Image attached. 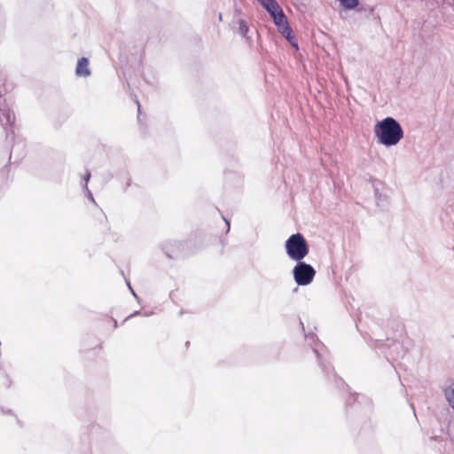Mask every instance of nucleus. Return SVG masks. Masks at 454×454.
Returning a JSON list of instances; mask_svg holds the SVG:
<instances>
[{"label": "nucleus", "instance_id": "nucleus-9", "mask_svg": "<svg viewBox=\"0 0 454 454\" xmlns=\"http://www.w3.org/2000/svg\"><path fill=\"white\" fill-rule=\"evenodd\" d=\"M401 344L399 342L394 341L388 348V352L387 354V360H396L399 358V349H401Z\"/></svg>", "mask_w": 454, "mask_h": 454}, {"label": "nucleus", "instance_id": "nucleus-2", "mask_svg": "<svg viewBox=\"0 0 454 454\" xmlns=\"http://www.w3.org/2000/svg\"><path fill=\"white\" fill-rule=\"evenodd\" d=\"M305 340L309 346L311 347V350L315 356L317 357L320 367L324 373L330 379L331 375L333 380V382L337 387H344L348 385L344 382V380L338 377L334 373V370L333 366L326 361L325 356L327 353L325 346L319 341L317 336L315 333H308L305 334Z\"/></svg>", "mask_w": 454, "mask_h": 454}, {"label": "nucleus", "instance_id": "nucleus-18", "mask_svg": "<svg viewBox=\"0 0 454 454\" xmlns=\"http://www.w3.org/2000/svg\"><path fill=\"white\" fill-rule=\"evenodd\" d=\"M223 220H224V222H225V223L227 225L226 232H228L230 231V222L227 219H225V218H223Z\"/></svg>", "mask_w": 454, "mask_h": 454}, {"label": "nucleus", "instance_id": "nucleus-25", "mask_svg": "<svg viewBox=\"0 0 454 454\" xmlns=\"http://www.w3.org/2000/svg\"><path fill=\"white\" fill-rule=\"evenodd\" d=\"M185 345L188 347L190 345V341H186Z\"/></svg>", "mask_w": 454, "mask_h": 454}, {"label": "nucleus", "instance_id": "nucleus-4", "mask_svg": "<svg viewBox=\"0 0 454 454\" xmlns=\"http://www.w3.org/2000/svg\"><path fill=\"white\" fill-rule=\"evenodd\" d=\"M316 275L315 269L303 261H298L293 269V276L298 286L309 285Z\"/></svg>", "mask_w": 454, "mask_h": 454}, {"label": "nucleus", "instance_id": "nucleus-14", "mask_svg": "<svg viewBox=\"0 0 454 454\" xmlns=\"http://www.w3.org/2000/svg\"><path fill=\"white\" fill-rule=\"evenodd\" d=\"M374 193H375V199H376L377 205L380 206L381 203L385 200V197L381 193H380L378 188L374 189Z\"/></svg>", "mask_w": 454, "mask_h": 454}, {"label": "nucleus", "instance_id": "nucleus-6", "mask_svg": "<svg viewBox=\"0 0 454 454\" xmlns=\"http://www.w3.org/2000/svg\"><path fill=\"white\" fill-rule=\"evenodd\" d=\"M91 74L90 69L89 68V59L85 57H82L78 59L75 74L78 77H88Z\"/></svg>", "mask_w": 454, "mask_h": 454}, {"label": "nucleus", "instance_id": "nucleus-16", "mask_svg": "<svg viewBox=\"0 0 454 454\" xmlns=\"http://www.w3.org/2000/svg\"><path fill=\"white\" fill-rule=\"evenodd\" d=\"M90 178V172L89 170H87V172L83 177L85 189H87V187H88V182H89Z\"/></svg>", "mask_w": 454, "mask_h": 454}, {"label": "nucleus", "instance_id": "nucleus-12", "mask_svg": "<svg viewBox=\"0 0 454 454\" xmlns=\"http://www.w3.org/2000/svg\"><path fill=\"white\" fill-rule=\"evenodd\" d=\"M340 4L345 8V9H348V10H352L354 8H356L358 4H359V0H338Z\"/></svg>", "mask_w": 454, "mask_h": 454}, {"label": "nucleus", "instance_id": "nucleus-5", "mask_svg": "<svg viewBox=\"0 0 454 454\" xmlns=\"http://www.w3.org/2000/svg\"><path fill=\"white\" fill-rule=\"evenodd\" d=\"M25 144L21 140L15 141L10 153L9 160L19 161L25 155Z\"/></svg>", "mask_w": 454, "mask_h": 454}, {"label": "nucleus", "instance_id": "nucleus-13", "mask_svg": "<svg viewBox=\"0 0 454 454\" xmlns=\"http://www.w3.org/2000/svg\"><path fill=\"white\" fill-rule=\"evenodd\" d=\"M239 33L243 36L247 37L249 31L248 26L244 20H239Z\"/></svg>", "mask_w": 454, "mask_h": 454}, {"label": "nucleus", "instance_id": "nucleus-15", "mask_svg": "<svg viewBox=\"0 0 454 454\" xmlns=\"http://www.w3.org/2000/svg\"><path fill=\"white\" fill-rule=\"evenodd\" d=\"M288 43L294 47L296 50H298V42L294 35H292V39H286Z\"/></svg>", "mask_w": 454, "mask_h": 454}, {"label": "nucleus", "instance_id": "nucleus-19", "mask_svg": "<svg viewBox=\"0 0 454 454\" xmlns=\"http://www.w3.org/2000/svg\"><path fill=\"white\" fill-rule=\"evenodd\" d=\"M138 314H139V312H138V311H135L134 313L130 314V315H129L126 319H128V318H129V317H135V316H137V315H138Z\"/></svg>", "mask_w": 454, "mask_h": 454}, {"label": "nucleus", "instance_id": "nucleus-8", "mask_svg": "<svg viewBox=\"0 0 454 454\" xmlns=\"http://www.w3.org/2000/svg\"><path fill=\"white\" fill-rule=\"evenodd\" d=\"M270 16L272 18L279 10H282L276 0H258Z\"/></svg>", "mask_w": 454, "mask_h": 454}, {"label": "nucleus", "instance_id": "nucleus-3", "mask_svg": "<svg viewBox=\"0 0 454 454\" xmlns=\"http://www.w3.org/2000/svg\"><path fill=\"white\" fill-rule=\"evenodd\" d=\"M285 248L287 256L296 262L302 261L309 252V246L300 232L292 234L286 240Z\"/></svg>", "mask_w": 454, "mask_h": 454}, {"label": "nucleus", "instance_id": "nucleus-17", "mask_svg": "<svg viewBox=\"0 0 454 454\" xmlns=\"http://www.w3.org/2000/svg\"><path fill=\"white\" fill-rule=\"evenodd\" d=\"M86 192H87V198L91 200L92 202L95 203V200H94V198H93V195L91 193V192L89 190V188L87 187V189H85Z\"/></svg>", "mask_w": 454, "mask_h": 454}, {"label": "nucleus", "instance_id": "nucleus-20", "mask_svg": "<svg viewBox=\"0 0 454 454\" xmlns=\"http://www.w3.org/2000/svg\"><path fill=\"white\" fill-rule=\"evenodd\" d=\"M130 292L132 293V294L134 295V297L138 301V296L137 295V294L135 293V291L133 290V288L131 287V289H129Z\"/></svg>", "mask_w": 454, "mask_h": 454}, {"label": "nucleus", "instance_id": "nucleus-11", "mask_svg": "<svg viewBox=\"0 0 454 454\" xmlns=\"http://www.w3.org/2000/svg\"><path fill=\"white\" fill-rule=\"evenodd\" d=\"M278 30L286 39H292L294 31L290 27L289 23L286 24L284 27L278 28Z\"/></svg>", "mask_w": 454, "mask_h": 454}, {"label": "nucleus", "instance_id": "nucleus-21", "mask_svg": "<svg viewBox=\"0 0 454 454\" xmlns=\"http://www.w3.org/2000/svg\"><path fill=\"white\" fill-rule=\"evenodd\" d=\"M126 283H127V286H128L129 289H131V286H130L129 281L126 279Z\"/></svg>", "mask_w": 454, "mask_h": 454}, {"label": "nucleus", "instance_id": "nucleus-10", "mask_svg": "<svg viewBox=\"0 0 454 454\" xmlns=\"http://www.w3.org/2000/svg\"><path fill=\"white\" fill-rule=\"evenodd\" d=\"M272 20L278 29L284 27L286 24H288L286 16L283 10H279V12H277L275 16L272 17Z\"/></svg>", "mask_w": 454, "mask_h": 454}, {"label": "nucleus", "instance_id": "nucleus-23", "mask_svg": "<svg viewBox=\"0 0 454 454\" xmlns=\"http://www.w3.org/2000/svg\"><path fill=\"white\" fill-rule=\"evenodd\" d=\"M150 315H151V313H150V312H148V311H145V312L144 313V316H145V317H149Z\"/></svg>", "mask_w": 454, "mask_h": 454}, {"label": "nucleus", "instance_id": "nucleus-7", "mask_svg": "<svg viewBox=\"0 0 454 454\" xmlns=\"http://www.w3.org/2000/svg\"><path fill=\"white\" fill-rule=\"evenodd\" d=\"M183 246L180 241L168 242L162 245V250L168 258H176L178 256L177 249Z\"/></svg>", "mask_w": 454, "mask_h": 454}, {"label": "nucleus", "instance_id": "nucleus-22", "mask_svg": "<svg viewBox=\"0 0 454 454\" xmlns=\"http://www.w3.org/2000/svg\"><path fill=\"white\" fill-rule=\"evenodd\" d=\"M218 20H219V21H222V20H223L222 13H219V15H218Z\"/></svg>", "mask_w": 454, "mask_h": 454}, {"label": "nucleus", "instance_id": "nucleus-24", "mask_svg": "<svg viewBox=\"0 0 454 454\" xmlns=\"http://www.w3.org/2000/svg\"><path fill=\"white\" fill-rule=\"evenodd\" d=\"M137 106H138V112H140V104H139L138 100H137Z\"/></svg>", "mask_w": 454, "mask_h": 454}, {"label": "nucleus", "instance_id": "nucleus-1", "mask_svg": "<svg viewBox=\"0 0 454 454\" xmlns=\"http://www.w3.org/2000/svg\"><path fill=\"white\" fill-rule=\"evenodd\" d=\"M374 134L379 144L385 146L397 145L403 137L401 124L393 117H386L374 126Z\"/></svg>", "mask_w": 454, "mask_h": 454}]
</instances>
